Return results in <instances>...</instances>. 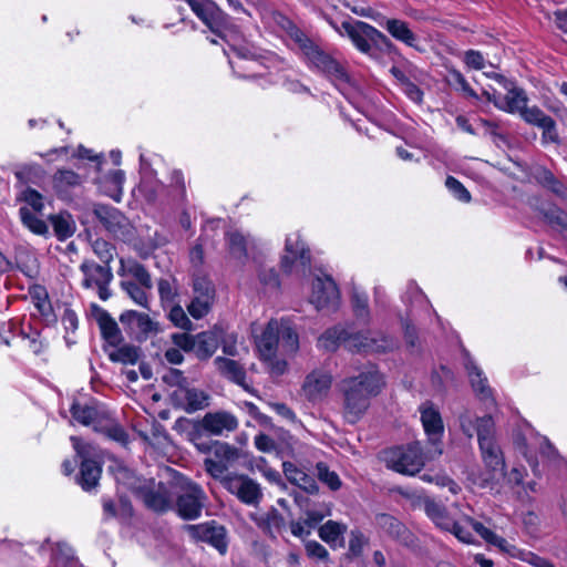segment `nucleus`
I'll use <instances>...</instances> for the list:
<instances>
[{
	"label": "nucleus",
	"mask_w": 567,
	"mask_h": 567,
	"mask_svg": "<svg viewBox=\"0 0 567 567\" xmlns=\"http://www.w3.org/2000/svg\"><path fill=\"white\" fill-rule=\"evenodd\" d=\"M352 305L358 317L368 316V297L365 295L354 291L352 295Z\"/></svg>",
	"instance_id": "obj_63"
},
{
	"label": "nucleus",
	"mask_w": 567,
	"mask_h": 567,
	"mask_svg": "<svg viewBox=\"0 0 567 567\" xmlns=\"http://www.w3.org/2000/svg\"><path fill=\"white\" fill-rule=\"evenodd\" d=\"M282 472L287 481L308 494H316L319 489L316 480L309 475L303 468L295 463L285 461L282 463Z\"/></svg>",
	"instance_id": "obj_28"
},
{
	"label": "nucleus",
	"mask_w": 567,
	"mask_h": 567,
	"mask_svg": "<svg viewBox=\"0 0 567 567\" xmlns=\"http://www.w3.org/2000/svg\"><path fill=\"white\" fill-rule=\"evenodd\" d=\"M465 367L473 390L481 396L482 400L491 398L492 392L487 385V379L483 375L482 370L471 360L466 362Z\"/></svg>",
	"instance_id": "obj_37"
},
{
	"label": "nucleus",
	"mask_w": 567,
	"mask_h": 567,
	"mask_svg": "<svg viewBox=\"0 0 567 567\" xmlns=\"http://www.w3.org/2000/svg\"><path fill=\"white\" fill-rule=\"evenodd\" d=\"M375 524L381 532L400 544L411 545L413 543V534L394 516L385 513L378 514L375 516Z\"/></svg>",
	"instance_id": "obj_22"
},
{
	"label": "nucleus",
	"mask_w": 567,
	"mask_h": 567,
	"mask_svg": "<svg viewBox=\"0 0 567 567\" xmlns=\"http://www.w3.org/2000/svg\"><path fill=\"white\" fill-rule=\"evenodd\" d=\"M384 462L388 468L413 476L424 466L422 447L419 442L392 447L384 453Z\"/></svg>",
	"instance_id": "obj_6"
},
{
	"label": "nucleus",
	"mask_w": 567,
	"mask_h": 567,
	"mask_svg": "<svg viewBox=\"0 0 567 567\" xmlns=\"http://www.w3.org/2000/svg\"><path fill=\"white\" fill-rule=\"evenodd\" d=\"M128 274H131L137 280V285L143 286L145 289H152L153 284L151 275L144 265L134 262L128 267Z\"/></svg>",
	"instance_id": "obj_55"
},
{
	"label": "nucleus",
	"mask_w": 567,
	"mask_h": 567,
	"mask_svg": "<svg viewBox=\"0 0 567 567\" xmlns=\"http://www.w3.org/2000/svg\"><path fill=\"white\" fill-rule=\"evenodd\" d=\"M223 486L247 505H257L262 493L258 483L246 475L227 474L219 480Z\"/></svg>",
	"instance_id": "obj_15"
},
{
	"label": "nucleus",
	"mask_w": 567,
	"mask_h": 567,
	"mask_svg": "<svg viewBox=\"0 0 567 567\" xmlns=\"http://www.w3.org/2000/svg\"><path fill=\"white\" fill-rule=\"evenodd\" d=\"M445 186L450 192L461 202L468 203L471 200L470 192L464 187V185L453 176H447L445 181Z\"/></svg>",
	"instance_id": "obj_56"
},
{
	"label": "nucleus",
	"mask_w": 567,
	"mask_h": 567,
	"mask_svg": "<svg viewBox=\"0 0 567 567\" xmlns=\"http://www.w3.org/2000/svg\"><path fill=\"white\" fill-rule=\"evenodd\" d=\"M92 249L97 258L105 265L110 266L111 261L114 259V255L116 252L115 247L101 238L95 239L92 243Z\"/></svg>",
	"instance_id": "obj_47"
},
{
	"label": "nucleus",
	"mask_w": 567,
	"mask_h": 567,
	"mask_svg": "<svg viewBox=\"0 0 567 567\" xmlns=\"http://www.w3.org/2000/svg\"><path fill=\"white\" fill-rule=\"evenodd\" d=\"M30 299L37 310L39 311L42 320L47 324L56 322V316L53 312L52 305L49 300V295L43 286L35 285L29 290Z\"/></svg>",
	"instance_id": "obj_34"
},
{
	"label": "nucleus",
	"mask_w": 567,
	"mask_h": 567,
	"mask_svg": "<svg viewBox=\"0 0 567 567\" xmlns=\"http://www.w3.org/2000/svg\"><path fill=\"white\" fill-rule=\"evenodd\" d=\"M204 431L212 435H224L238 427L237 417L228 411L208 412L200 421Z\"/></svg>",
	"instance_id": "obj_19"
},
{
	"label": "nucleus",
	"mask_w": 567,
	"mask_h": 567,
	"mask_svg": "<svg viewBox=\"0 0 567 567\" xmlns=\"http://www.w3.org/2000/svg\"><path fill=\"white\" fill-rule=\"evenodd\" d=\"M417 504L423 506L425 514L442 529L454 526L453 518L449 515L444 505L429 497H419Z\"/></svg>",
	"instance_id": "obj_35"
},
{
	"label": "nucleus",
	"mask_w": 567,
	"mask_h": 567,
	"mask_svg": "<svg viewBox=\"0 0 567 567\" xmlns=\"http://www.w3.org/2000/svg\"><path fill=\"white\" fill-rule=\"evenodd\" d=\"M318 478L327 484L332 491H337L341 487V481L336 472L329 470V467L320 462L317 464Z\"/></svg>",
	"instance_id": "obj_50"
},
{
	"label": "nucleus",
	"mask_w": 567,
	"mask_h": 567,
	"mask_svg": "<svg viewBox=\"0 0 567 567\" xmlns=\"http://www.w3.org/2000/svg\"><path fill=\"white\" fill-rule=\"evenodd\" d=\"M487 75L494 79L506 91V93L503 94L496 89L491 87V90H484L483 95L502 111L508 113H520L527 103L525 91L517 87L512 81L507 80L502 74L491 73Z\"/></svg>",
	"instance_id": "obj_5"
},
{
	"label": "nucleus",
	"mask_w": 567,
	"mask_h": 567,
	"mask_svg": "<svg viewBox=\"0 0 567 567\" xmlns=\"http://www.w3.org/2000/svg\"><path fill=\"white\" fill-rule=\"evenodd\" d=\"M279 333V322L276 320L269 321L257 343L264 361H271L276 357L277 349L280 346Z\"/></svg>",
	"instance_id": "obj_26"
},
{
	"label": "nucleus",
	"mask_w": 567,
	"mask_h": 567,
	"mask_svg": "<svg viewBox=\"0 0 567 567\" xmlns=\"http://www.w3.org/2000/svg\"><path fill=\"white\" fill-rule=\"evenodd\" d=\"M285 251L286 255L282 256L280 262L284 271L290 272L292 265L297 261L302 266L303 271L310 267V251L305 247L303 243H300L297 234L286 239Z\"/></svg>",
	"instance_id": "obj_20"
},
{
	"label": "nucleus",
	"mask_w": 567,
	"mask_h": 567,
	"mask_svg": "<svg viewBox=\"0 0 567 567\" xmlns=\"http://www.w3.org/2000/svg\"><path fill=\"white\" fill-rule=\"evenodd\" d=\"M215 299V287L206 276H195L193 279V299L187 306L194 319H202L212 309Z\"/></svg>",
	"instance_id": "obj_14"
},
{
	"label": "nucleus",
	"mask_w": 567,
	"mask_h": 567,
	"mask_svg": "<svg viewBox=\"0 0 567 567\" xmlns=\"http://www.w3.org/2000/svg\"><path fill=\"white\" fill-rule=\"evenodd\" d=\"M109 358L113 362L123 364H135L140 359V349L132 344H124L109 353Z\"/></svg>",
	"instance_id": "obj_43"
},
{
	"label": "nucleus",
	"mask_w": 567,
	"mask_h": 567,
	"mask_svg": "<svg viewBox=\"0 0 567 567\" xmlns=\"http://www.w3.org/2000/svg\"><path fill=\"white\" fill-rule=\"evenodd\" d=\"M22 200L30 206L34 213H41L44 204L42 195L33 188H27L21 196Z\"/></svg>",
	"instance_id": "obj_58"
},
{
	"label": "nucleus",
	"mask_w": 567,
	"mask_h": 567,
	"mask_svg": "<svg viewBox=\"0 0 567 567\" xmlns=\"http://www.w3.org/2000/svg\"><path fill=\"white\" fill-rule=\"evenodd\" d=\"M168 319L173 322L174 326L183 329V330H192L193 322L189 320L184 309L179 305H173L169 312Z\"/></svg>",
	"instance_id": "obj_51"
},
{
	"label": "nucleus",
	"mask_w": 567,
	"mask_h": 567,
	"mask_svg": "<svg viewBox=\"0 0 567 567\" xmlns=\"http://www.w3.org/2000/svg\"><path fill=\"white\" fill-rule=\"evenodd\" d=\"M383 28L393 37L396 41L404 43L405 45L413 48L417 51H423L420 47L419 37L412 31L409 23L401 19H388Z\"/></svg>",
	"instance_id": "obj_29"
},
{
	"label": "nucleus",
	"mask_w": 567,
	"mask_h": 567,
	"mask_svg": "<svg viewBox=\"0 0 567 567\" xmlns=\"http://www.w3.org/2000/svg\"><path fill=\"white\" fill-rule=\"evenodd\" d=\"M306 551L309 557L317 558L320 560H327L329 556L328 550L316 540H310L306 543Z\"/></svg>",
	"instance_id": "obj_62"
},
{
	"label": "nucleus",
	"mask_w": 567,
	"mask_h": 567,
	"mask_svg": "<svg viewBox=\"0 0 567 567\" xmlns=\"http://www.w3.org/2000/svg\"><path fill=\"white\" fill-rule=\"evenodd\" d=\"M280 324V347L286 353H295L299 348V339L296 331L287 323L279 322Z\"/></svg>",
	"instance_id": "obj_44"
},
{
	"label": "nucleus",
	"mask_w": 567,
	"mask_h": 567,
	"mask_svg": "<svg viewBox=\"0 0 567 567\" xmlns=\"http://www.w3.org/2000/svg\"><path fill=\"white\" fill-rule=\"evenodd\" d=\"M91 308L94 318L99 324V328L101 330L102 338L111 347H117L123 341V334L116 321L111 317V315L106 310L99 307L97 305H92Z\"/></svg>",
	"instance_id": "obj_23"
},
{
	"label": "nucleus",
	"mask_w": 567,
	"mask_h": 567,
	"mask_svg": "<svg viewBox=\"0 0 567 567\" xmlns=\"http://www.w3.org/2000/svg\"><path fill=\"white\" fill-rule=\"evenodd\" d=\"M158 293L163 303H174L177 296V289L167 279L158 280Z\"/></svg>",
	"instance_id": "obj_60"
},
{
	"label": "nucleus",
	"mask_w": 567,
	"mask_h": 567,
	"mask_svg": "<svg viewBox=\"0 0 567 567\" xmlns=\"http://www.w3.org/2000/svg\"><path fill=\"white\" fill-rule=\"evenodd\" d=\"M93 215L103 225L105 230L115 239L124 243L132 241L134 239V226L117 208L109 205L96 204L93 207Z\"/></svg>",
	"instance_id": "obj_8"
},
{
	"label": "nucleus",
	"mask_w": 567,
	"mask_h": 567,
	"mask_svg": "<svg viewBox=\"0 0 567 567\" xmlns=\"http://www.w3.org/2000/svg\"><path fill=\"white\" fill-rule=\"evenodd\" d=\"M19 215L22 224L33 234L45 236L49 233V227L44 220L37 216L29 207L23 206L19 209Z\"/></svg>",
	"instance_id": "obj_41"
},
{
	"label": "nucleus",
	"mask_w": 567,
	"mask_h": 567,
	"mask_svg": "<svg viewBox=\"0 0 567 567\" xmlns=\"http://www.w3.org/2000/svg\"><path fill=\"white\" fill-rule=\"evenodd\" d=\"M164 383L169 386H175V390L184 389L189 384L188 379L184 375L183 371L178 369H168L162 377Z\"/></svg>",
	"instance_id": "obj_53"
},
{
	"label": "nucleus",
	"mask_w": 567,
	"mask_h": 567,
	"mask_svg": "<svg viewBox=\"0 0 567 567\" xmlns=\"http://www.w3.org/2000/svg\"><path fill=\"white\" fill-rule=\"evenodd\" d=\"M223 326L216 324L213 329L196 334V355L200 360L209 359L220 343Z\"/></svg>",
	"instance_id": "obj_30"
},
{
	"label": "nucleus",
	"mask_w": 567,
	"mask_h": 567,
	"mask_svg": "<svg viewBox=\"0 0 567 567\" xmlns=\"http://www.w3.org/2000/svg\"><path fill=\"white\" fill-rule=\"evenodd\" d=\"M310 300L318 310L337 308L339 302V290L331 277H318L313 280Z\"/></svg>",
	"instance_id": "obj_16"
},
{
	"label": "nucleus",
	"mask_w": 567,
	"mask_h": 567,
	"mask_svg": "<svg viewBox=\"0 0 567 567\" xmlns=\"http://www.w3.org/2000/svg\"><path fill=\"white\" fill-rule=\"evenodd\" d=\"M96 432L105 434L107 437L121 443L122 445H126L128 443L127 433L111 416V414L109 412L105 415L104 420L99 423Z\"/></svg>",
	"instance_id": "obj_38"
},
{
	"label": "nucleus",
	"mask_w": 567,
	"mask_h": 567,
	"mask_svg": "<svg viewBox=\"0 0 567 567\" xmlns=\"http://www.w3.org/2000/svg\"><path fill=\"white\" fill-rule=\"evenodd\" d=\"M71 441L78 456L81 458L78 483L83 489L90 491L97 485L102 473L101 464L93 458L96 455V450L92 444L80 437L71 436Z\"/></svg>",
	"instance_id": "obj_9"
},
{
	"label": "nucleus",
	"mask_w": 567,
	"mask_h": 567,
	"mask_svg": "<svg viewBox=\"0 0 567 567\" xmlns=\"http://www.w3.org/2000/svg\"><path fill=\"white\" fill-rule=\"evenodd\" d=\"M70 412L72 417L85 426H93L97 431V425L102 422L107 414V411L101 409L99 405L81 404L74 401L71 405Z\"/></svg>",
	"instance_id": "obj_27"
},
{
	"label": "nucleus",
	"mask_w": 567,
	"mask_h": 567,
	"mask_svg": "<svg viewBox=\"0 0 567 567\" xmlns=\"http://www.w3.org/2000/svg\"><path fill=\"white\" fill-rule=\"evenodd\" d=\"M121 287L127 292L132 300L138 306L148 309V295L143 286L133 281H122Z\"/></svg>",
	"instance_id": "obj_46"
},
{
	"label": "nucleus",
	"mask_w": 567,
	"mask_h": 567,
	"mask_svg": "<svg viewBox=\"0 0 567 567\" xmlns=\"http://www.w3.org/2000/svg\"><path fill=\"white\" fill-rule=\"evenodd\" d=\"M214 365L221 377L251 392L246 382V370L238 361L225 357H216Z\"/></svg>",
	"instance_id": "obj_24"
},
{
	"label": "nucleus",
	"mask_w": 567,
	"mask_h": 567,
	"mask_svg": "<svg viewBox=\"0 0 567 567\" xmlns=\"http://www.w3.org/2000/svg\"><path fill=\"white\" fill-rule=\"evenodd\" d=\"M525 122L543 130V141L545 143H558L559 136L556 122L549 115H546L539 107L525 106L519 113Z\"/></svg>",
	"instance_id": "obj_18"
},
{
	"label": "nucleus",
	"mask_w": 567,
	"mask_h": 567,
	"mask_svg": "<svg viewBox=\"0 0 567 567\" xmlns=\"http://www.w3.org/2000/svg\"><path fill=\"white\" fill-rule=\"evenodd\" d=\"M347 331L339 327L326 330L318 339V347L327 351H334L343 343L347 338Z\"/></svg>",
	"instance_id": "obj_40"
},
{
	"label": "nucleus",
	"mask_w": 567,
	"mask_h": 567,
	"mask_svg": "<svg viewBox=\"0 0 567 567\" xmlns=\"http://www.w3.org/2000/svg\"><path fill=\"white\" fill-rule=\"evenodd\" d=\"M539 213L544 219L567 239V214L555 205L543 206Z\"/></svg>",
	"instance_id": "obj_36"
},
{
	"label": "nucleus",
	"mask_w": 567,
	"mask_h": 567,
	"mask_svg": "<svg viewBox=\"0 0 567 567\" xmlns=\"http://www.w3.org/2000/svg\"><path fill=\"white\" fill-rule=\"evenodd\" d=\"M450 83L452 85H455L457 89H460L462 92H464L467 96L477 99V94L475 91L470 86L463 74L457 70H452L450 72Z\"/></svg>",
	"instance_id": "obj_59"
},
{
	"label": "nucleus",
	"mask_w": 567,
	"mask_h": 567,
	"mask_svg": "<svg viewBox=\"0 0 567 567\" xmlns=\"http://www.w3.org/2000/svg\"><path fill=\"white\" fill-rule=\"evenodd\" d=\"M183 530L194 543H205L215 548L219 555L228 551L229 538L226 527L217 520H208L200 524H186Z\"/></svg>",
	"instance_id": "obj_7"
},
{
	"label": "nucleus",
	"mask_w": 567,
	"mask_h": 567,
	"mask_svg": "<svg viewBox=\"0 0 567 567\" xmlns=\"http://www.w3.org/2000/svg\"><path fill=\"white\" fill-rule=\"evenodd\" d=\"M173 343L186 352L194 351L196 353V336L186 332L172 334Z\"/></svg>",
	"instance_id": "obj_57"
},
{
	"label": "nucleus",
	"mask_w": 567,
	"mask_h": 567,
	"mask_svg": "<svg viewBox=\"0 0 567 567\" xmlns=\"http://www.w3.org/2000/svg\"><path fill=\"white\" fill-rule=\"evenodd\" d=\"M299 48L303 52L307 61L319 72L332 80L348 82L349 75L344 68L329 53L324 52L319 45L303 34L296 39Z\"/></svg>",
	"instance_id": "obj_4"
},
{
	"label": "nucleus",
	"mask_w": 567,
	"mask_h": 567,
	"mask_svg": "<svg viewBox=\"0 0 567 567\" xmlns=\"http://www.w3.org/2000/svg\"><path fill=\"white\" fill-rule=\"evenodd\" d=\"M50 221L52 224L55 236L60 240L71 237L74 233V221L69 214L51 215Z\"/></svg>",
	"instance_id": "obj_42"
},
{
	"label": "nucleus",
	"mask_w": 567,
	"mask_h": 567,
	"mask_svg": "<svg viewBox=\"0 0 567 567\" xmlns=\"http://www.w3.org/2000/svg\"><path fill=\"white\" fill-rule=\"evenodd\" d=\"M480 417H474L472 413L464 409L463 412L458 415L460 429L464 435L468 439H472L474 434L477 435V420Z\"/></svg>",
	"instance_id": "obj_49"
},
{
	"label": "nucleus",
	"mask_w": 567,
	"mask_h": 567,
	"mask_svg": "<svg viewBox=\"0 0 567 567\" xmlns=\"http://www.w3.org/2000/svg\"><path fill=\"white\" fill-rule=\"evenodd\" d=\"M133 488L144 505L154 513L164 514L174 509V498L165 483L156 484L154 480L144 481Z\"/></svg>",
	"instance_id": "obj_10"
},
{
	"label": "nucleus",
	"mask_w": 567,
	"mask_h": 567,
	"mask_svg": "<svg viewBox=\"0 0 567 567\" xmlns=\"http://www.w3.org/2000/svg\"><path fill=\"white\" fill-rule=\"evenodd\" d=\"M213 455L215 458L207 457L204 461L206 472L215 480H221L230 466L239 458V450L225 442H213Z\"/></svg>",
	"instance_id": "obj_12"
},
{
	"label": "nucleus",
	"mask_w": 567,
	"mask_h": 567,
	"mask_svg": "<svg viewBox=\"0 0 567 567\" xmlns=\"http://www.w3.org/2000/svg\"><path fill=\"white\" fill-rule=\"evenodd\" d=\"M80 270L84 277L82 282L84 288H96L99 297L103 301L111 297L109 286L113 280V272L110 266H102L93 260H84L80 266Z\"/></svg>",
	"instance_id": "obj_13"
},
{
	"label": "nucleus",
	"mask_w": 567,
	"mask_h": 567,
	"mask_svg": "<svg viewBox=\"0 0 567 567\" xmlns=\"http://www.w3.org/2000/svg\"><path fill=\"white\" fill-rule=\"evenodd\" d=\"M477 441L484 470L473 475L472 483L481 488H498L506 476V463L495 437V422L488 414L477 420Z\"/></svg>",
	"instance_id": "obj_2"
},
{
	"label": "nucleus",
	"mask_w": 567,
	"mask_h": 567,
	"mask_svg": "<svg viewBox=\"0 0 567 567\" xmlns=\"http://www.w3.org/2000/svg\"><path fill=\"white\" fill-rule=\"evenodd\" d=\"M383 385L382 377L374 365H368L358 375L341 380L338 389L342 394V413L344 419L357 423L370 406Z\"/></svg>",
	"instance_id": "obj_1"
},
{
	"label": "nucleus",
	"mask_w": 567,
	"mask_h": 567,
	"mask_svg": "<svg viewBox=\"0 0 567 567\" xmlns=\"http://www.w3.org/2000/svg\"><path fill=\"white\" fill-rule=\"evenodd\" d=\"M123 324L135 326L137 331L146 339L150 334H156L159 331L158 322L151 319L147 313L135 310H126L120 316Z\"/></svg>",
	"instance_id": "obj_32"
},
{
	"label": "nucleus",
	"mask_w": 567,
	"mask_h": 567,
	"mask_svg": "<svg viewBox=\"0 0 567 567\" xmlns=\"http://www.w3.org/2000/svg\"><path fill=\"white\" fill-rule=\"evenodd\" d=\"M206 494L203 488L195 483H187L183 493H181L174 508L179 517L185 520H194L200 517L205 506Z\"/></svg>",
	"instance_id": "obj_11"
},
{
	"label": "nucleus",
	"mask_w": 567,
	"mask_h": 567,
	"mask_svg": "<svg viewBox=\"0 0 567 567\" xmlns=\"http://www.w3.org/2000/svg\"><path fill=\"white\" fill-rule=\"evenodd\" d=\"M332 378L324 371H312L306 377L302 385L305 396L311 402L321 401L331 388Z\"/></svg>",
	"instance_id": "obj_21"
},
{
	"label": "nucleus",
	"mask_w": 567,
	"mask_h": 567,
	"mask_svg": "<svg viewBox=\"0 0 567 567\" xmlns=\"http://www.w3.org/2000/svg\"><path fill=\"white\" fill-rule=\"evenodd\" d=\"M193 12L213 32L225 22L226 18L224 11L213 0H200Z\"/></svg>",
	"instance_id": "obj_31"
},
{
	"label": "nucleus",
	"mask_w": 567,
	"mask_h": 567,
	"mask_svg": "<svg viewBox=\"0 0 567 567\" xmlns=\"http://www.w3.org/2000/svg\"><path fill=\"white\" fill-rule=\"evenodd\" d=\"M226 243L233 258L245 261L247 259V238L238 230H230L226 234Z\"/></svg>",
	"instance_id": "obj_39"
},
{
	"label": "nucleus",
	"mask_w": 567,
	"mask_h": 567,
	"mask_svg": "<svg viewBox=\"0 0 567 567\" xmlns=\"http://www.w3.org/2000/svg\"><path fill=\"white\" fill-rule=\"evenodd\" d=\"M391 346L390 341L382 338H370L364 333L348 334L344 339V347L353 352H383Z\"/></svg>",
	"instance_id": "obj_25"
},
{
	"label": "nucleus",
	"mask_w": 567,
	"mask_h": 567,
	"mask_svg": "<svg viewBox=\"0 0 567 567\" xmlns=\"http://www.w3.org/2000/svg\"><path fill=\"white\" fill-rule=\"evenodd\" d=\"M174 406L183 409L187 413H194L204 410L209 405V395L197 388L190 386V383L181 390H174L171 394Z\"/></svg>",
	"instance_id": "obj_17"
},
{
	"label": "nucleus",
	"mask_w": 567,
	"mask_h": 567,
	"mask_svg": "<svg viewBox=\"0 0 567 567\" xmlns=\"http://www.w3.org/2000/svg\"><path fill=\"white\" fill-rule=\"evenodd\" d=\"M54 183L58 187H74L82 183L80 175L70 169H59L54 175Z\"/></svg>",
	"instance_id": "obj_52"
},
{
	"label": "nucleus",
	"mask_w": 567,
	"mask_h": 567,
	"mask_svg": "<svg viewBox=\"0 0 567 567\" xmlns=\"http://www.w3.org/2000/svg\"><path fill=\"white\" fill-rule=\"evenodd\" d=\"M220 338V343L223 352L228 357H236L239 354L238 348H237V333L236 332H228L223 327V333Z\"/></svg>",
	"instance_id": "obj_54"
},
{
	"label": "nucleus",
	"mask_w": 567,
	"mask_h": 567,
	"mask_svg": "<svg viewBox=\"0 0 567 567\" xmlns=\"http://www.w3.org/2000/svg\"><path fill=\"white\" fill-rule=\"evenodd\" d=\"M467 520L471 524L472 528L487 543L499 548H504L505 544H507V542L503 537L498 536L497 534L485 527L482 523L476 522L472 518H468Z\"/></svg>",
	"instance_id": "obj_48"
},
{
	"label": "nucleus",
	"mask_w": 567,
	"mask_h": 567,
	"mask_svg": "<svg viewBox=\"0 0 567 567\" xmlns=\"http://www.w3.org/2000/svg\"><path fill=\"white\" fill-rule=\"evenodd\" d=\"M346 530L347 526L344 524L328 520L319 528V536L323 542L332 544L336 543Z\"/></svg>",
	"instance_id": "obj_45"
},
{
	"label": "nucleus",
	"mask_w": 567,
	"mask_h": 567,
	"mask_svg": "<svg viewBox=\"0 0 567 567\" xmlns=\"http://www.w3.org/2000/svg\"><path fill=\"white\" fill-rule=\"evenodd\" d=\"M365 544V538L359 530H352L349 540V551L353 556H360Z\"/></svg>",
	"instance_id": "obj_61"
},
{
	"label": "nucleus",
	"mask_w": 567,
	"mask_h": 567,
	"mask_svg": "<svg viewBox=\"0 0 567 567\" xmlns=\"http://www.w3.org/2000/svg\"><path fill=\"white\" fill-rule=\"evenodd\" d=\"M420 411L424 431L432 444H436L444 431L442 417L439 411L429 403L422 405Z\"/></svg>",
	"instance_id": "obj_33"
},
{
	"label": "nucleus",
	"mask_w": 567,
	"mask_h": 567,
	"mask_svg": "<svg viewBox=\"0 0 567 567\" xmlns=\"http://www.w3.org/2000/svg\"><path fill=\"white\" fill-rule=\"evenodd\" d=\"M464 62L467 66L482 70L485 65V60L483 54L480 51L468 50L465 52Z\"/></svg>",
	"instance_id": "obj_64"
},
{
	"label": "nucleus",
	"mask_w": 567,
	"mask_h": 567,
	"mask_svg": "<svg viewBox=\"0 0 567 567\" xmlns=\"http://www.w3.org/2000/svg\"><path fill=\"white\" fill-rule=\"evenodd\" d=\"M341 28L342 34L348 35L361 53L371 58H378L393 48V43L385 34L364 21H344Z\"/></svg>",
	"instance_id": "obj_3"
}]
</instances>
